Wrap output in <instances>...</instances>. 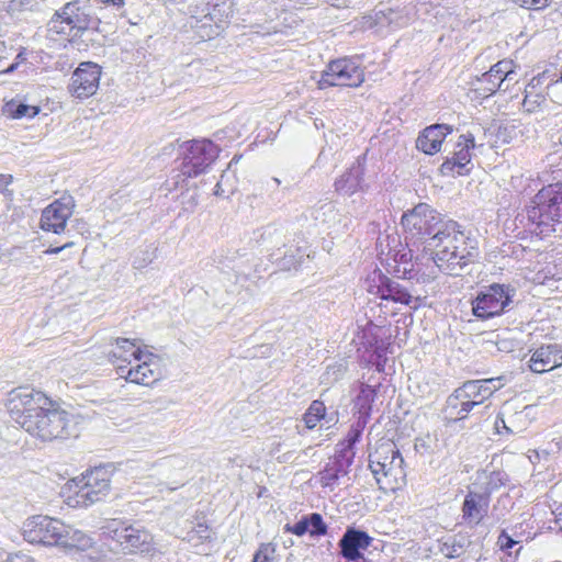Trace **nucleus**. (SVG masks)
I'll return each mask as SVG.
<instances>
[{"label":"nucleus","instance_id":"54","mask_svg":"<svg viewBox=\"0 0 562 562\" xmlns=\"http://www.w3.org/2000/svg\"><path fill=\"white\" fill-rule=\"evenodd\" d=\"M72 245V243H66L65 245L60 246V247H50L48 248L45 252L48 254V255H57L59 254L63 249L67 248V247H70Z\"/></svg>","mask_w":562,"mask_h":562},{"label":"nucleus","instance_id":"13","mask_svg":"<svg viewBox=\"0 0 562 562\" xmlns=\"http://www.w3.org/2000/svg\"><path fill=\"white\" fill-rule=\"evenodd\" d=\"M112 465H101L87 471L76 483V504L88 507L106 497L110 492Z\"/></svg>","mask_w":562,"mask_h":562},{"label":"nucleus","instance_id":"48","mask_svg":"<svg viewBox=\"0 0 562 562\" xmlns=\"http://www.w3.org/2000/svg\"><path fill=\"white\" fill-rule=\"evenodd\" d=\"M154 251L146 250L143 252V257L136 256L133 259V267L135 269H143L147 267L154 260Z\"/></svg>","mask_w":562,"mask_h":562},{"label":"nucleus","instance_id":"32","mask_svg":"<svg viewBox=\"0 0 562 562\" xmlns=\"http://www.w3.org/2000/svg\"><path fill=\"white\" fill-rule=\"evenodd\" d=\"M546 78V74L543 72L542 75L533 77L526 86L522 105L528 112H535L546 103V94L539 89V87L544 83Z\"/></svg>","mask_w":562,"mask_h":562},{"label":"nucleus","instance_id":"15","mask_svg":"<svg viewBox=\"0 0 562 562\" xmlns=\"http://www.w3.org/2000/svg\"><path fill=\"white\" fill-rule=\"evenodd\" d=\"M367 290L369 293L376 295L381 300L392 301L403 305H409L412 294L397 281L384 274L381 270L375 269L367 277Z\"/></svg>","mask_w":562,"mask_h":562},{"label":"nucleus","instance_id":"59","mask_svg":"<svg viewBox=\"0 0 562 562\" xmlns=\"http://www.w3.org/2000/svg\"><path fill=\"white\" fill-rule=\"evenodd\" d=\"M557 521H562V509L555 514Z\"/></svg>","mask_w":562,"mask_h":562},{"label":"nucleus","instance_id":"58","mask_svg":"<svg viewBox=\"0 0 562 562\" xmlns=\"http://www.w3.org/2000/svg\"><path fill=\"white\" fill-rule=\"evenodd\" d=\"M281 462H288L290 461L291 459V453L290 452H286V453H283L282 456H280L278 458Z\"/></svg>","mask_w":562,"mask_h":562},{"label":"nucleus","instance_id":"28","mask_svg":"<svg viewBox=\"0 0 562 562\" xmlns=\"http://www.w3.org/2000/svg\"><path fill=\"white\" fill-rule=\"evenodd\" d=\"M477 492L483 494L491 501L493 493L501 487H508L510 491L515 488L512 484L509 474L504 470H482L476 472L475 481L471 484Z\"/></svg>","mask_w":562,"mask_h":562},{"label":"nucleus","instance_id":"30","mask_svg":"<svg viewBox=\"0 0 562 562\" xmlns=\"http://www.w3.org/2000/svg\"><path fill=\"white\" fill-rule=\"evenodd\" d=\"M115 345V348L109 352L108 357L110 362L116 367L119 364L128 366L132 364V361L143 360L145 352L137 345L136 339L116 338Z\"/></svg>","mask_w":562,"mask_h":562},{"label":"nucleus","instance_id":"23","mask_svg":"<svg viewBox=\"0 0 562 562\" xmlns=\"http://www.w3.org/2000/svg\"><path fill=\"white\" fill-rule=\"evenodd\" d=\"M504 385V378H491L469 380L458 389L461 400H468L474 407L480 406L488 400L497 390Z\"/></svg>","mask_w":562,"mask_h":562},{"label":"nucleus","instance_id":"41","mask_svg":"<svg viewBox=\"0 0 562 562\" xmlns=\"http://www.w3.org/2000/svg\"><path fill=\"white\" fill-rule=\"evenodd\" d=\"M488 76L499 81L501 86L506 80H513V76H515L513 60L503 59L494 64L488 70Z\"/></svg>","mask_w":562,"mask_h":562},{"label":"nucleus","instance_id":"27","mask_svg":"<svg viewBox=\"0 0 562 562\" xmlns=\"http://www.w3.org/2000/svg\"><path fill=\"white\" fill-rule=\"evenodd\" d=\"M529 369L535 373H543L562 366V347L559 344L541 345L532 352Z\"/></svg>","mask_w":562,"mask_h":562},{"label":"nucleus","instance_id":"9","mask_svg":"<svg viewBox=\"0 0 562 562\" xmlns=\"http://www.w3.org/2000/svg\"><path fill=\"white\" fill-rule=\"evenodd\" d=\"M102 536L125 554H149L155 550L151 533L128 520L112 519L103 526Z\"/></svg>","mask_w":562,"mask_h":562},{"label":"nucleus","instance_id":"11","mask_svg":"<svg viewBox=\"0 0 562 562\" xmlns=\"http://www.w3.org/2000/svg\"><path fill=\"white\" fill-rule=\"evenodd\" d=\"M364 81V70L357 57H342L331 60L317 81L318 89L329 87L356 88Z\"/></svg>","mask_w":562,"mask_h":562},{"label":"nucleus","instance_id":"44","mask_svg":"<svg viewBox=\"0 0 562 562\" xmlns=\"http://www.w3.org/2000/svg\"><path fill=\"white\" fill-rule=\"evenodd\" d=\"M308 533L311 537L318 538L327 535L328 526L324 521L323 516L318 513H312L306 515Z\"/></svg>","mask_w":562,"mask_h":562},{"label":"nucleus","instance_id":"5","mask_svg":"<svg viewBox=\"0 0 562 562\" xmlns=\"http://www.w3.org/2000/svg\"><path fill=\"white\" fill-rule=\"evenodd\" d=\"M220 151L218 145L206 138L182 143L177 158L179 172L170 179L172 186L178 187L180 182H186L190 178H196L207 172L217 159Z\"/></svg>","mask_w":562,"mask_h":562},{"label":"nucleus","instance_id":"1","mask_svg":"<svg viewBox=\"0 0 562 562\" xmlns=\"http://www.w3.org/2000/svg\"><path fill=\"white\" fill-rule=\"evenodd\" d=\"M405 238L431 252V263L448 276H459L479 257V244L457 221L427 203H418L402 215Z\"/></svg>","mask_w":562,"mask_h":562},{"label":"nucleus","instance_id":"55","mask_svg":"<svg viewBox=\"0 0 562 562\" xmlns=\"http://www.w3.org/2000/svg\"><path fill=\"white\" fill-rule=\"evenodd\" d=\"M12 181V176L0 175V189L5 188Z\"/></svg>","mask_w":562,"mask_h":562},{"label":"nucleus","instance_id":"10","mask_svg":"<svg viewBox=\"0 0 562 562\" xmlns=\"http://www.w3.org/2000/svg\"><path fill=\"white\" fill-rule=\"evenodd\" d=\"M515 295L516 289L510 284L492 283L483 286L471 302L472 314L481 321L502 316L513 308Z\"/></svg>","mask_w":562,"mask_h":562},{"label":"nucleus","instance_id":"53","mask_svg":"<svg viewBox=\"0 0 562 562\" xmlns=\"http://www.w3.org/2000/svg\"><path fill=\"white\" fill-rule=\"evenodd\" d=\"M224 178H225V173H223L221 176V179L220 181L215 184L214 187V192L213 194L216 195V196H224L225 193H226V190L223 188V181H224Z\"/></svg>","mask_w":562,"mask_h":562},{"label":"nucleus","instance_id":"24","mask_svg":"<svg viewBox=\"0 0 562 562\" xmlns=\"http://www.w3.org/2000/svg\"><path fill=\"white\" fill-rule=\"evenodd\" d=\"M366 158H357V160L346 169L334 182L335 192L339 195L351 196L357 192H364L368 184L364 180Z\"/></svg>","mask_w":562,"mask_h":562},{"label":"nucleus","instance_id":"4","mask_svg":"<svg viewBox=\"0 0 562 562\" xmlns=\"http://www.w3.org/2000/svg\"><path fill=\"white\" fill-rule=\"evenodd\" d=\"M23 538L32 544L80 551H86L93 544V539L83 531L43 515L33 516L24 522Z\"/></svg>","mask_w":562,"mask_h":562},{"label":"nucleus","instance_id":"19","mask_svg":"<svg viewBox=\"0 0 562 562\" xmlns=\"http://www.w3.org/2000/svg\"><path fill=\"white\" fill-rule=\"evenodd\" d=\"M458 150L452 157H447L440 166V173L449 176H467L471 171V150L475 148V137L472 133H465L459 136L457 142Z\"/></svg>","mask_w":562,"mask_h":562},{"label":"nucleus","instance_id":"61","mask_svg":"<svg viewBox=\"0 0 562 562\" xmlns=\"http://www.w3.org/2000/svg\"><path fill=\"white\" fill-rule=\"evenodd\" d=\"M560 531L562 532V527H560Z\"/></svg>","mask_w":562,"mask_h":562},{"label":"nucleus","instance_id":"7","mask_svg":"<svg viewBox=\"0 0 562 562\" xmlns=\"http://www.w3.org/2000/svg\"><path fill=\"white\" fill-rule=\"evenodd\" d=\"M99 23L89 12V0H74L55 11L47 31L50 36L64 35L72 41L87 30H97Z\"/></svg>","mask_w":562,"mask_h":562},{"label":"nucleus","instance_id":"17","mask_svg":"<svg viewBox=\"0 0 562 562\" xmlns=\"http://www.w3.org/2000/svg\"><path fill=\"white\" fill-rule=\"evenodd\" d=\"M75 205V200L69 194H64L53 201L42 211L41 228L45 232L61 234L65 231L67 221L74 213Z\"/></svg>","mask_w":562,"mask_h":562},{"label":"nucleus","instance_id":"12","mask_svg":"<svg viewBox=\"0 0 562 562\" xmlns=\"http://www.w3.org/2000/svg\"><path fill=\"white\" fill-rule=\"evenodd\" d=\"M213 261L222 270H233L236 276V282L254 281L260 279L261 269L256 258L246 251L234 247H222L214 251Z\"/></svg>","mask_w":562,"mask_h":562},{"label":"nucleus","instance_id":"38","mask_svg":"<svg viewBox=\"0 0 562 562\" xmlns=\"http://www.w3.org/2000/svg\"><path fill=\"white\" fill-rule=\"evenodd\" d=\"M501 88L499 81L490 77L488 71L471 81V91L474 93L475 99L484 100L496 93Z\"/></svg>","mask_w":562,"mask_h":562},{"label":"nucleus","instance_id":"31","mask_svg":"<svg viewBox=\"0 0 562 562\" xmlns=\"http://www.w3.org/2000/svg\"><path fill=\"white\" fill-rule=\"evenodd\" d=\"M387 451H391L390 447H376L374 451L369 453L368 458V469L373 474L381 490L394 488L389 479Z\"/></svg>","mask_w":562,"mask_h":562},{"label":"nucleus","instance_id":"52","mask_svg":"<svg viewBox=\"0 0 562 562\" xmlns=\"http://www.w3.org/2000/svg\"><path fill=\"white\" fill-rule=\"evenodd\" d=\"M7 562H36L32 557L18 552L9 554L7 558Z\"/></svg>","mask_w":562,"mask_h":562},{"label":"nucleus","instance_id":"26","mask_svg":"<svg viewBox=\"0 0 562 562\" xmlns=\"http://www.w3.org/2000/svg\"><path fill=\"white\" fill-rule=\"evenodd\" d=\"M490 503L487 496L485 497L473 486H470L461 507L463 521L468 525L477 526L487 516Z\"/></svg>","mask_w":562,"mask_h":562},{"label":"nucleus","instance_id":"33","mask_svg":"<svg viewBox=\"0 0 562 562\" xmlns=\"http://www.w3.org/2000/svg\"><path fill=\"white\" fill-rule=\"evenodd\" d=\"M369 422L356 418L351 424L346 437L337 443L336 451L350 456V459L355 460L356 445L360 441L362 432Z\"/></svg>","mask_w":562,"mask_h":562},{"label":"nucleus","instance_id":"21","mask_svg":"<svg viewBox=\"0 0 562 562\" xmlns=\"http://www.w3.org/2000/svg\"><path fill=\"white\" fill-rule=\"evenodd\" d=\"M381 385V382L379 380L374 381L373 376H369L367 382L357 381L352 385L351 409L356 418L370 420L373 403L376 400Z\"/></svg>","mask_w":562,"mask_h":562},{"label":"nucleus","instance_id":"3","mask_svg":"<svg viewBox=\"0 0 562 562\" xmlns=\"http://www.w3.org/2000/svg\"><path fill=\"white\" fill-rule=\"evenodd\" d=\"M562 222V182L542 188L515 217V226L525 233L546 236Z\"/></svg>","mask_w":562,"mask_h":562},{"label":"nucleus","instance_id":"49","mask_svg":"<svg viewBox=\"0 0 562 562\" xmlns=\"http://www.w3.org/2000/svg\"><path fill=\"white\" fill-rule=\"evenodd\" d=\"M494 428L498 435L512 436L514 434V431L506 425L502 414L496 416Z\"/></svg>","mask_w":562,"mask_h":562},{"label":"nucleus","instance_id":"34","mask_svg":"<svg viewBox=\"0 0 562 562\" xmlns=\"http://www.w3.org/2000/svg\"><path fill=\"white\" fill-rule=\"evenodd\" d=\"M456 389L446 401L445 413L452 420H463L474 406L468 400H461Z\"/></svg>","mask_w":562,"mask_h":562},{"label":"nucleus","instance_id":"39","mask_svg":"<svg viewBox=\"0 0 562 562\" xmlns=\"http://www.w3.org/2000/svg\"><path fill=\"white\" fill-rule=\"evenodd\" d=\"M38 106L29 105L14 99L5 102L2 106V114L13 120L23 117L33 119L38 114Z\"/></svg>","mask_w":562,"mask_h":562},{"label":"nucleus","instance_id":"25","mask_svg":"<svg viewBox=\"0 0 562 562\" xmlns=\"http://www.w3.org/2000/svg\"><path fill=\"white\" fill-rule=\"evenodd\" d=\"M352 463L353 460L350 459V456L335 450L334 456L328 459L325 467L317 473L321 486L333 488L341 477L349 473Z\"/></svg>","mask_w":562,"mask_h":562},{"label":"nucleus","instance_id":"51","mask_svg":"<svg viewBox=\"0 0 562 562\" xmlns=\"http://www.w3.org/2000/svg\"><path fill=\"white\" fill-rule=\"evenodd\" d=\"M271 553H273V549H269V547H261L255 554L252 562H273L271 558Z\"/></svg>","mask_w":562,"mask_h":562},{"label":"nucleus","instance_id":"2","mask_svg":"<svg viewBox=\"0 0 562 562\" xmlns=\"http://www.w3.org/2000/svg\"><path fill=\"white\" fill-rule=\"evenodd\" d=\"M5 406L14 423L43 442L77 436L72 415L33 387L20 386L12 390Z\"/></svg>","mask_w":562,"mask_h":562},{"label":"nucleus","instance_id":"60","mask_svg":"<svg viewBox=\"0 0 562 562\" xmlns=\"http://www.w3.org/2000/svg\"><path fill=\"white\" fill-rule=\"evenodd\" d=\"M272 181L276 183V186L280 184V180L278 178H273Z\"/></svg>","mask_w":562,"mask_h":562},{"label":"nucleus","instance_id":"18","mask_svg":"<svg viewBox=\"0 0 562 562\" xmlns=\"http://www.w3.org/2000/svg\"><path fill=\"white\" fill-rule=\"evenodd\" d=\"M101 74L102 68L95 63L85 61L79 64L71 75L69 92L81 100L92 97L99 88Z\"/></svg>","mask_w":562,"mask_h":562},{"label":"nucleus","instance_id":"8","mask_svg":"<svg viewBox=\"0 0 562 562\" xmlns=\"http://www.w3.org/2000/svg\"><path fill=\"white\" fill-rule=\"evenodd\" d=\"M359 339L357 349L359 363L366 367L372 366L378 373H383L393 339L391 326L376 325L369 321L362 327Z\"/></svg>","mask_w":562,"mask_h":562},{"label":"nucleus","instance_id":"16","mask_svg":"<svg viewBox=\"0 0 562 562\" xmlns=\"http://www.w3.org/2000/svg\"><path fill=\"white\" fill-rule=\"evenodd\" d=\"M137 362L136 366L119 364L116 368L117 374L127 382L144 386H150L162 378L158 356L146 352L143 360Z\"/></svg>","mask_w":562,"mask_h":562},{"label":"nucleus","instance_id":"45","mask_svg":"<svg viewBox=\"0 0 562 562\" xmlns=\"http://www.w3.org/2000/svg\"><path fill=\"white\" fill-rule=\"evenodd\" d=\"M295 252L296 254H294L291 248L286 250L283 257L279 260V266L284 270H290L301 265L304 254H302L300 249H296Z\"/></svg>","mask_w":562,"mask_h":562},{"label":"nucleus","instance_id":"43","mask_svg":"<svg viewBox=\"0 0 562 562\" xmlns=\"http://www.w3.org/2000/svg\"><path fill=\"white\" fill-rule=\"evenodd\" d=\"M496 544L497 547L506 553V558L504 560V562H516V559H517V555L519 553V551L521 550V546L518 548L517 552L515 555L512 554V552L509 551L510 549H513L515 546L518 544V541H516L512 536L508 535V532L503 529L498 537H497V541H496Z\"/></svg>","mask_w":562,"mask_h":562},{"label":"nucleus","instance_id":"22","mask_svg":"<svg viewBox=\"0 0 562 562\" xmlns=\"http://www.w3.org/2000/svg\"><path fill=\"white\" fill-rule=\"evenodd\" d=\"M373 538L364 530L356 527H347L338 542L339 555L347 562H359L364 559L363 551L367 550Z\"/></svg>","mask_w":562,"mask_h":562},{"label":"nucleus","instance_id":"6","mask_svg":"<svg viewBox=\"0 0 562 562\" xmlns=\"http://www.w3.org/2000/svg\"><path fill=\"white\" fill-rule=\"evenodd\" d=\"M191 27L201 41L218 36L229 22L233 3L229 0H196L191 5Z\"/></svg>","mask_w":562,"mask_h":562},{"label":"nucleus","instance_id":"56","mask_svg":"<svg viewBox=\"0 0 562 562\" xmlns=\"http://www.w3.org/2000/svg\"><path fill=\"white\" fill-rule=\"evenodd\" d=\"M26 59H27V57H26V52H25V49H24V48H22V49L18 53V55L15 56V60H14V61H19V65H20L21 63L26 61Z\"/></svg>","mask_w":562,"mask_h":562},{"label":"nucleus","instance_id":"47","mask_svg":"<svg viewBox=\"0 0 562 562\" xmlns=\"http://www.w3.org/2000/svg\"><path fill=\"white\" fill-rule=\"evenodd\" d=\"M32 3V0H10L5 3V11L14 14L24 11Z\"/></svg>","mask_w":562,"mask_h":562},{"label":"nucleus","instance_id":"46","mask_svg":"<svg viewBox=\"0 0 562 562\" xmlns=\"http://www.w3.org/2000/svg\"><path fill=\"white\" fill-rule=\"evenodd\" d=\"M284 531L291 532L297 537H302L308 532V525L306 515L302 516V518L296 521L294 525L286 524L284 526Z\"/></svg>","mask_w":562,"mask_h":562},{"label":"nucleus","instance_id":"37","mask_svg":"<svg viewBox=\"0 0 562 562\" xmlns=\"http://www.w3.org/2000/svg\"><path fill=\"white\" fill-rule=\"evenodd\" d=\"M303 420L307 429H313L321 420H325L327 424L337 420V413L327 417L324 402L315 400L304 413Z\"/></svg>","mask_w":562,"mask_h":562},{"label":"nucleus","instance_id":"14","mask_svg":"<svg viewBox=\"0 0 562 562\" xmlns=\"http://www.w3.org/2000/svg\"><path fill=\"white\" fill-rule=\"evenodd\" d=\"M431 252L424 250L422 245L412 246L409 240L405 238V244L398 243L393 249V260L395 267L393 273L402 279H415L418 277L422 266L431 262Z\"/></svg>","mask_w":562,"mask_h":562},{"label":"nucleus","instance_id":"42","mask_svg":"<svg viewBox=\"0 0 562 562\" xmlns=\"http://www.w3.org/2000/svg\"><path fill=\"white\" fill-rule=\"evenodd\" d=\"M514 506L515 502L513 497L509 495V493H504L499 495L493 504L491 509V517L494 520L499 521L512 512Z\"/></svg>","mask_w":562,"mask_h":562},{"label":"nucleus","instance_id":"29","mask_svg":"<svg viewBox=\"0 0 562 562\" xmlns=\"http://www.w3.org/2000/svg\"><path fill=\"white\" fill-rule=\"evenodd\" d=\"M453 132V127L448 124H432L424 128L417 139L416 148L424 154L435 155L440 151L445 138Z\"/></svg>","mask_w":562,"mask_h":562},{"label":"nucleus","instance_id":"50","mask_svg":"<svg viewBox=\"0 0 562 562\" xmlns=\"http://www.w3.org/2000/svg\"><path fill=\"white\" fill-rule=\"evenodd\" d=\"M515 3L519 4L526 9L539 10L547 7L548 0H513Z\"/></svg>","mask_w":562,"mask_h":562},{"label":"nucleus","instance_id":"35","mask_svg":"<svg viewBox=\"0 0 562 562\" xmlns=\"http://www.w3.org/2000/svg\"><path fill=\"white\" fill-rule=\"evenodd\" d=\"M379 447H390L391 451H387V470H389V479L391 481L392 486L397 484L405 477L404 471V459L396 448L394 443H381Z\"/></svg>","mask_w":562,"mask_h":562},{"label":"nucleus","instance_id":"36","mask_svg":"<svg viewBox=\"0 0 562 562\" xmlns=\"http://www.w3.org/2000/svg\"><path fill=\"white\" fill-rule=\"evenodd\" d=\"M470 544V536L462 533L453 535L440 544V552L448 559H457L465 552Z\"/></svg>","mask_w":562,"mask_h":562},{"label":"nucleus","instance_id":"40","mask_svg":"<svg viewBox=\"0 0 562 562\" xmlns=\"http://www.w3.org/2000/svg\"><path fill=\"white\" fill-rule=\"evenodd\" d=\"M191 524V529L183 538L186 541L191 543L193 547H198L212 540V529L205 521H201L196 516Z\"/></svg>","mask_w":562,"mask_h":562},{"label":"nucleus","instance_id":"57","mask_svg":"<svg viewBox=\"0 0 562 562\" xmlns=\"http://www.w3.org/2000/svg\"><path fill=\"white\" fill-rule=\"evenodd\" d=\"M19 67V61H13L8 68H5L2 72L5 75H10L14 72Z\"/></svg>","mask_w":562,"mask_h":562},{"label":"nucleus","instance_id":"20","mask_svg":"<svg viewBox=\"0 0 562 562\" xmlns=\"http://www.w3.org/2000/svg\"><path fill=\"white\" fill-rule=\"evenodd\" d=\"M364 25L375 29L376 32L383 29L396 30L408 24L411 21V9L406 5H382L373 11L372 15L364 16Z\"/></svg>","mask_w":562,"mask_h":562}]
</instances>
